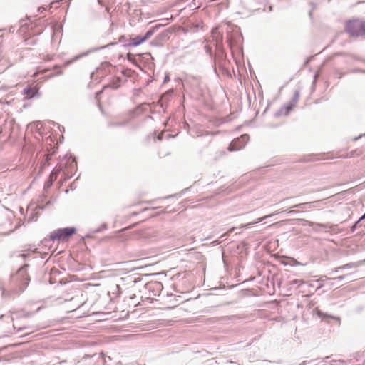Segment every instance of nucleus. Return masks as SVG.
Listing matches in <instances>:
<instances>
[{"label": "nucleus", "instance_id": "1", "mask_svg": "<svg viewBox=\"0 0 365 365\" xmlns=\"http://www.w3.org/2000/svg\"><path fill=\"white\" fill-rule=\"evenodd\" d=\"M47 255L46 252L42 253L36 250H29L26 253H21L18 255L19 257H21L25 262L24 264L18 269L16 273L24 289L26 288L31 280L27 272L28 269L31 268V272H36L45 264L43 260Z\"/></svg>", "mask_w": 365, "mask_h": 365}, {"label": "nucleus", "instance_id": "2", "mask_svg": "<svg viewBox=\"0 0 365 365\" xmlns=\"http://www.w3.org/2000/svg\"><path fill=\"white\" fill-rule=\"evenodd\" d=\"M76 232L77 229L73 226L58 228L51 232L49 237H45L41 241V243L45 246H48V243L51 241L66 242L74 235Z\"/></svg>", "mask_w": 365, "mask_h": 365}, {"label": "nucleus", "instance_id": "3", "mask_svg": "<svg viewBox=\"0 0 365 365\" xmlns=\"http://www.w3.org/2000/svg\"><path fill=\"white\" fill-rule=\"evenodd\" d=\"M175 81L180 83L185 90H200L202 91L206 88L204 80L200 76L185 74L183 79L176 78Z\"/></svg>", "mask_w": 365, "mask_h": 365}, {"label": "nucleus", "instance_id": "4", "mask_svg": "<svg viewBox=\"0 0 365 365\" xmlns=\"http://www.w3.org/2000/svg\"><path fill=\"white\" fill-rule=\"evenodd\" d=\"M346 31L352 37L365 35V21L353 19L349 21L345 26Z\"/></svg>", "mask_w": 365, "mask_h": 365}, {"label": "nucleus", "instance_id": "5", "mask_svg": "<svg viewBox=\"0 0 365 365\" xmlns=\"http://www.w3.org/2000/svg\"><path fill=\"white\" fill-rule=\"evenodd\" d=\"M149 106L148 103H141L136 106V108L133 110H130L128 111V119L123 121H110L108 123V127H123L125 126L131 119L137 117L140 113H143L145 109L144 106L148 107Z\"/></svg>", "mask_w": 365, "mask_h": 365}, {"label": "nucleus", "instance_id": "6", "mask_svg": "<svg viewBox=\"0 0 365 365\" xmlns=\"http://www.w3.org/2000/svg\"><path fill=\"white\" fill-rule=\"evenodd\" d=\"M299 98V93H294L292 98L287 103H285L279 110H277L274 116H287L290 112L293 110L295 105L297 104Z\"/></svg>", "mask_w": 365, "mask_h": 365}, {"label": "nucleus", "instance_id": "7", "mask_svg": "<svg viewBox=\"0 0 365 365\" xmlns=\"http://www.w3.org/2000/svg\"><path fill=\"white\" fill-rule=\"evenodd\" d=\"M217 93H200L201 101L208 109L215 110L219 106L220 103L217 101Z\"/></svg>", "mask_w": 365, "mask_h": 365}, {"label": "nucleus", "instance_id": "8", "mask_svg": "<svg viewBox=\"0 0 365 365\" xmlns=\"http://www.w3.org/2000/svg\"><path fill=\"white\" fill-rule=\"evenodd\" d=\"M250 136L248 134L241 135L240 137L235 138L227 147L230 152L237 151L242 149L249 141Z\"/></svg>", "mask_w": 365, "mask_h": 365}, {"label": "nucleus", "instance_id": "9", "mask_svg": "<svg viewBox=\"0 0 365 365\" xmlns=\"http://www.w3.org/2000/svg\"><path fill=\"white\" fill-rule=\"evenodd\" d=\"M155 28H153L150 29L148 31L146 32V34L142 36H137L133 38L130 39V44L133 46H137L143 43V42L146 41L148 39H149L154 34Z\"/></svg>", "mask_w": 365, "mask_h": 365}, {"label": "nucleus", "instance_id": "10", "mask_svg": "<svg viewBox=\"0 0 365 365\" xmlns=\"http://www.w3.org/2000/svg\"><path fill=\"white\" fill-rule=\"evenodd\" d=\"M24 95L22 99V107L27 108L31 106V102L36 99H39L41 97L42 93H21Z\"/></svg>", "mask_w": 365, "mask_h": 365}, {"label": "nucleus", "instance_id": "11", "mask_svg": "<svg viewBox=\"0 0 365 365\" xmlns=\"http://www.w3.org/2000/svg\"><path fill=\"white\" fill-rule=\"evenodd\" d=\"M10 315L1 314L0 319H5L6 322H14L15 319L29 317L31 314L29 312L22 313L20 312H9Z\"/></svg>", "mask_w": 365, "mask_h": 365}, {"label": "nucleus", "instance_id": "12", "mask_svg": "<svg viewBox=\"0 0 365 365\" xmlns=\"http://www.w3.org/2000/svg\"><path fill=\"white\" fill-rule=\"evenodd\" d=\"M315 314L322 319V321L327 322L329 323L331 320L336 321L337 322H340V319L338 317L331 315L329 313L324 312L319 308H316L314 309Z\"/></svg>", "mask_w": 365, "mask_h": 365}, {"label": "nucleus", "instance_id": "13", "mask_svg": "<svg viewBox=\"0 0 365 365\" xmlns=\"http://www.w3.org/2000/svg\"><path fill=\"white\" fill-rule=\"evenodd\" d=\"M27 129H29L31 132H36L40 135H43L45 132L43 123L39 120L34 121L28 124Z\"/></svg>", "mask_w": 365, "mask_h": 365}, {"label": "nucleus", "instance_id": "14", "mask_svg": "<svg viewBox=\"0 0 365 365\" xmlns=\"http://www.w3.org/2000/svg\"><path fill=\"white\" fill-rule=\"evenodd\" d=\"M53 154V153H51V154L47 153V154L44 155L43 159L41 161V165H40V168H39L38 174H41L43 172V170L47 166L49 165V161H50V159H51V158Z\"/></svg>", "mask_w": 365, "mask_h": 365}, {"label": "nucleus", "instance_id": "15", "mask_svg": "<svg viewBox=\"0 0 365 365\" xmlns=\"http://www.w3.org/2000/svg\"><path fill=\"white\" fill-rule=\"evenodd\" d=\"M364 262H365V259L360 260L356 262L347 263L344 265L339 267V269H342L343 270H344V269H347L356 268L359 266H360L361 264H362Z\"/></svg>", "mask_w": 365, "mask_h": 365}, {"label": "nucleus", "instance_id": "16", "mask_svg": "<svg viewBox=\"0 0 365 365\" xmlns=\"http://www.w3.org/2000/svg\"><path fill=\"white\" fill-rule=\"evenodd\" d=\"M103 93H104L98 92V93H95V95H94V99L96 101V103L102 113H103V107H102V99L103 97Z\"/></svg>", "mask_w": 365, "mask_h": 365}, {"label": "nucleus", "instance_id": "17", "mask_svg": "<svg viewBox=\"0 0 365 365\" xmlns=\"http://www.w3.org/2000/svg\"><path fill=\"white\" fill-rule=\"evenodd\" d=\"M66 166L67 167L68 169L69 168L71 170L76 168V167H77L76 160L74 158H73V156L70 155L66 162Z\"/></svg>", "mask_w": 365, "mask_h": 365}, {"label": "nucleus", "instance_id": "18", "mask_svg": "<svg viewBox=\"0 0 365 365\" xmlns=\"http://www.w3.org/2000/svg\"><path fill=\"white\" fill-rule=\"evenodd\" d=\"M364 220H365V212L350 227L351 232H355L361 226V222Z\"/></svg>", "mask_w": 365, "mask_h": 365}, {"label": "nucleus", "instance_id": "19", "mask_svg": "<svg viewBox=\"0 0 365 365\" xmlns=\"http://www.w3.org/2000/svg\"><path fill=\"white\" fill-rule=\"evenodd\" d=\"M314 207V202H304V203H299L297 205H295L293 206V207H297L301 209H311Z\"/></svg>", "mask_w": 365, "mask_h": 365}, {"label": "nucleus", "instance_id": "20", "mask_svg": "<svg viewBox=\"0 0 365 365\" xmlns=\"http://www.w3.org/2000/svg\"><path fill=\"white\" fill-rule=\"evenodd\" d=\"M56 180V175L54 176V178L49 179L48 178L44 183L43 190L45 192H48V190L53 186L54 181Z\"/></svg>", "mask_w": 365, "mask_h": 365}, {"label": "nucleus", "instance_id": "21", "mask_svg": "<svg viewBox=\"0 0 365 365\" xmlns=\"http://www.w3.org/2000/svg\"><path fill=\"white\" fill-rule=\"evenodd\" d=\"M108 229V224L106 223V222H103L101 225L100 227H98V228L93 230L92 231V234H96V233H100L104 230H106Z\"/></svg>", "mask_w": 365, "mask_h": 365}, {"label": "nucleus", "instance_id": "22", "mask_svg": "<svg viewBox=\"0 0 365 365\" xmlns=\"http://www.w3.org/2000/svg\"><path fill=\"white\" fill-rule=\"evenodd\" d=\"M352 274H353L352 273H349V274H346L340 275V276L334 277V278H329L328 279L336 280V281L340 282V281L344 280L345 278H349V277H351Z\"/></svg>", "mask_w": 365, "mask_h": 365}, {"label": "nucleus", "instance_id": "23", "mask_svg": "<svg viewBox=\"0 0 365 365\" xmlns=\"http://www.w3.org/2000/svg\"><path fill=\"white\" fill-rule=\"evenodd\" d=\"M190 189V187L185 188L181 192H180L177 194L170 195L166 197V198L168 199V198H173V197H180L182 195V194L187 192Z\"/></svg>", "mask_w": 365, "mask_h": 365}, {"label": "nucleus", "instance_id": "24", "mask_svg": "<svg viewBox=\"0 0 365 365\" xmlns=\"http://www.w3.org/2000/svg\"><path fill=\"white\" fill-rule=\"evenodd\" d=\"M63 170V168L61 167L59 168L58 169H55L53 170H52V172L51 173L50 175H49V179H53L54 178V176L56 175V178H58V173L60 172H61Z\"/></svg>", "mask_w": 365, "mask_h": 365}, {"label": "nucleus", "instance_id": "25", "mask_svg": "<svg viewBox=\"0 0 365 365\" xmlns=\"http://www.w3.org/2000/svg\"><path fill=\"white\" fill-rule=\"evenodd\" d=\"M289 284L291 285H296L297 287H299L301 285L304 284V282L302 279H294L290 281Z\"/></svg>", "mask_w": 365, "mask_h": 365}, {"label": "nucleus", "instance_id": "26", "mask_svg": "<svg viewBox=\"0 0 365 365\" xmlns=\"http://www.w3.org/2000/svg\"><path fill=\"white\" fill-rule=\"evenodd\" d=\"M288 260H289V263L290 264V267H294L297 265H302L300 262H299L297 259L292 257H288Z\"/></svg>", "mask_w": 365, "mask_h": 365}, {"label": "nucleus", "instance_id": "27", "mask_svg": "<svg viewBox=\"0 0 365 365\" xmlns=\"http://www.w3.org/2000/svg\"><path fill=\"white\" fill-rule=\"evenodd\" d=\"M80 57H81L80 56H76L73 58H72L71 60H69V61H67L64 62L63 63V66L64 67H67L68 66H69L70 64H71L72 63L76 61V60L79 59Z\"/></svg>", "mask_w": 365, "mask_h": 365}, {"label": "nucleus", "instance_id": "28", "mask_svg": "<svg viewBox=\"0 0 365 365\" xmlns=\"http://www.w3.org/2000/svg\"><path fill=\"white\" fill-rule=\"evenodd\" d=\"M16 346V344H9L0 347V354L7 351L9 349Z\"/></svg>", "mask_w": 365, "mask_h": 365}, {"label": "nucleus", "instance_id": "29", "mask_svg": "<svg viewBox=\"0 0 365 365\" xmlns=\"http://www.w3.org/2000/svg\"><path fill=\"white\" fill-rule=\"evenodd\" d=\"M12 327H13L14 330L16 331V332H20V331H21L24 329H27L29 328L28 327H26V326L19 327L17 328L15 324H13Z\"/></svg>", "mask_w": 365, "mask_h": 365}, {"label": "nucleus", "instance_id": "30", "mask_svg": "<svg viewBox=\"0 0 365 365\" xmlns=\"http://www.w3.org/2000/svg\"><path fill=\"white\" fill-rule=\"evenodd\" d=\"M240 228H237V227H232L231 229H230L226 233V235H230V233H232L234 232H235V234H240L241 233V231H239L237 230H239Z\"/></svg>", "mask_w": 365, "mask_h": 365}, {"label": "nucleus", "instance_id": "31", "mask_svg": "<svg viewBox=\"0 0 365 365\" xmlns=\"http://www.w3.org/2000/svg\"><path fill=\"white\" fill-rule=\"evenodd\" d=\"M302 212H303V211L297 210H290L287 212V214L289 215H292L299 214V213H302Z\"/></svg>", "mask_w": 365, "mask_h": 365}, {"label": "nucleus", "instance_id": "32", "mask_svg": "<svg viewBox=\"0 0 365 365\" xmlns=\"http://www.w3.org/2000/svg\"><path fill=\"white\" fill-rule=\"evenodd\" d=\"M289 260H288V257L286 259H284L281 261V264L284 266H290V264L289 263Z\"/></svg>", "mask_w": 365, "mask_h": 365}, {"label": "nucleus", "instance_id": "33", "mask_svg": "<svg viewBox=\"0 0 365 365\" xmlns=\"http://www.w3.org/2000/svg\"><path fill=\"white\" fill-rule=\"evenodd\" d=\"M63 175H65L66 176L62 182H65L67 180L70 179L72 177V175H68V173H64Z\"/></svg>", "mask_w": 365, "mask_h": 365}, {"label": "nucleus", "instance_id": "34", "mask_svg": "<svg viewBox=\"0 0 365 365\" xmlns=\"http://www.w3.org/2000/svg\"><path fill=\"white\" fill-rule=\"evenodd\" d=\"M56 126H57V128H58V129L59 130L60 132H61V133H64L65 132V128H64L63 126L61 125L58 123L57 124Z\"/></svg>", "mask_w": 365, "mask_h": 365}, {"label": "nucleus", "instance_id": "35", "mask_svg": "<svg viewBox=\"0 0 365 365\" xmlns=\"http://www.w3.org/2000/svg\"><path fill=\"white\" fill-rule=\"evenodd\" d=\"M221 93V99L222 100V101H224V100L225 98H227L228 100V98L227 96V93L226 92H224V93Z\"/></svg>", "mask_w": 365, "mask_h": 365}, {"label": "nucleus", "instance_id": "36", "mask_svg": "<svg viewBox=\"0 0 365 365\" xmlns=\"http://www.w3.org/2000/svg\"><path fill=\"white\" fill-rule=\"evenodd\" d=\"M321 281L322 279L315 281V282L319 283V286L316 288V290H318L323 287V284L321 283Z\"/></svg>", "mask_w": 365, "mask_h": 365}, {"label": "nucleus", "instance_id": "37", "mask_svg": "<svg viewBox=\"0 0 365 365\" xmlns=\"http://www.w3.org/2000/svg\"><path fill=\"white\" fill-rule=\"evenodd\" d=\"M363 136H365V133H364V134H361V135H359V136H357V137L354 138L353 140H354V141H356V140H358L361 139Z\"/></svg>", "mask_w": 365, "mask_h": 365}, {"label": "nucleus", "instance_id": "38", "mask_svg": "<svg viewBox=\"0 0 365 365\" xmlns=\"http://www.w3.org/2000/svg\"><path fill=\"white\" fill-rule=\"evenodd\" d=\"M69 187L72 190H74L76 188V186L75 185V181L71 182Z\"/></svg>", "mask_w": 365, "mask_h": 365}, {"label": "nucleus", "instance_id": "39", "mask_svg": "<svg viewBox=\"0 0 365 365\" xmlns=\"http://www.w3.org/2000/svg\"><path fill=\"white\" fill-rule=\"evenodd\" d=\"M23 91L26 92V91H34L32 90V88H30V87L27 86V87H26V88H24V91Z\"/></svg>", "mask_w": 365, "mask_h": 365}, {"label": "nucleus", "instance_id": "40", "mask_svg": "<svg viewBox=\"0 0 365 365\" xmlns=\"http://www.w3.org/2000/svg\"><path fill=\"white\" fill-rule=\"evenodd\" d=\"M343 270L342 269H339V267L335 268L334 269L332 270V272L333 273H336V272H339L340 271Z\"/></svg>", "mask_w": 365, "mask_h": 365}, {"label": "nucleus", "instance_id": "41", "mask_svg": "<svg viewBox=\"0 0 365 365\" xmlns=\"http://www.w3.org/2000/svg\"><path fill=\"white\" fill-rule=\"evenodd\" d=\"M92 233L91 234H86L84 237H83L82 240H84L85 238H91L92 237Z\"/></svg>", "mask_w": 365, "mask_h": 365}, {"label": "nucleus", "instance_id": "42", "mask_svg": "<svg viewBox=\"0 0 365 365\" xmlns=\"http://www.w3.org/2000/svg\"><path fill=\"white\" fill-rule=\"evenodd\" d=\"M48 123L51 125H57V123L54 122L53 120H48Z\"/></svg>", "mask_w": 365, "mask_h": 365}, {"label": "nucleus", "instance_id": "43", "mask_svg": "<svg viewBox=\"0 0 365 365\" xmlns=\"http://www.w3.org/2000/svg\"><path fill=\"white\" fill-rule=\"evenodd\" d=\"M252 223H247V224H242L240 225V228H244V227H248L250 225H251Z\"/></svg>", "mask_w": 365, "mask_h": 365}, {"label": "nucleus", "instance_id": "44", "mask_svg": "<svg viewBox=\"0 0 365 365\" xmlns=\"http://www.w3.org/2000/svg\"><path fill=\"white\" fill-rule=\"evenodd\" d=\"M118 87H119V86L118 84L113 83L111 88L113 89H117V88H118Z\"/></svg>", "mask_w": 365, "mask_h": 365}, {"label": "nucleus", "instance_id": "45", "mask_svg": "<svg viewBox=\"0 0 365 365\" xmlns=\"http://www.w3.org/2000/svg\"><path fill=\"white\" fill-rule=\"evenodd\" d=\"M168 81H169V76L168 75H166L164 78V80H163V82L165 83L167 82Z\"/></svg>", "mask_w": 365, "mask_h": 365}, {"label": "nucleus", "instance_id": "46", "mask_svg": "<svg viewBox=\"0 0 365 365\" xmlns=\"http://www.w3.org/2000/svg\"><path fill=\"white\" fill-rule=\"evenodd\" d=\"M321 103V99H319V98H318V99H316V100L314 101V103H315V104H318V103Z\"/></svg>", "mask_w": 365, "mask_h": 365}, {"label": "nucleus", "instance_id": "47", "mask_svg": "<svg viewBox=\"0 0 365 365\" xmlns=\"http://www.w3.org/2000/svg\"><path fill=\"white\" fill-rule=\"evenodd\" d=\"M138 223H133V224H132L129 227H130V228L135 227L137 226V225H138Z\"/></svg>", "mask_w": 365, "mask_h": 365}, {"label": "nucleus", "instance_id": "48", "mask_svg": "<svg viewBox=\"0 0 365 365\" xmlns=\"http://www.w3.org/2000/svg\"><path fill=\"white\" fill-rule=\"evenodd\" d=\"M345 280H346V281H347V282H350L353 281V279H351V277H349V278H345Z\"/></svg>", "mask_w": 365, "mask_h": 365}, {"label": "nucleus", "instance_id": "49", "mask_svg": "<svg viewBox=\"0 0 365 365\" xmlns=\"http://www.w3.org/2000/svg\"><path fill=\"white\" fill-rule=\"evenodd\" d=\"M138 214V212H133L131 213L130 216L131 217L136 216Z\"/></svg>", "mask_w": 365, "mask_h": 365}, {"label": "nucleus", "instance_id": "50", "mask_svg": "<svg viewBox=\"0 0 365 365\" xmlns=\"http://www.w3.org/2000/svg\"><path fill=\"white\" fill-rule=\"evenodd\" d=\"M318 225L319 227H324V228H326L327 227L326 225H323V224H318Z\"/></svg>", "mask_w": 365, "mask_h": 365}, {"label": "nucleus", "instance_id": "51", "mask_svg": "<svg viewBox=\"0 0 365 365\" xmlns=\"http://www.w3.org/2000/svg\"><path fill=\"white\" fill-rule=\"evenodd\" d=\"M133 282H134V283H135V284H136V283H138V282H140V279H139L138 278H136V279H134V281H133Z\"/></svg>", "mask_w": 365, "mask_h": 365}, {"label": "nucleus", "instance_id": "52", "mask_svg": "<svg viewBox=\"0 0 365 365\" xmlns=\"http://www.w3.org/2000/svg\"><path fill=\"white\" fill-rule=\"evenodd\" d=\"M157 139H158V140H161L163 139L162 135H158V136L157 137Z\"/></svg>", "mask_w": 365, "mask_h": 365}, {"label": "nucleus", "instance_id": "53", "mask_svg": "<svg viewBox=\"0 0 365 365\" xmlns=\"http://www.w3.org/2000/svg\"><path fill=\"white\" fill-rule=\"evenodd\" d=\"M181 275H183V276H182V278H184V277H185V273H180V274H178V277H180Z\"/></svg>", "mask_w": 365, "mask_h": 365}, {"label": "nucleus", "instance_id": "54", "mask_svg": "<svg viewBox=\"0 0 365 365\" xmlns=\"http://www.w3.org/2000/svg\"><path fill=\"white\" fill-rule=\"evenodd\" d=\"M38 207L40 209V210H44L45 209V207L44 206H38Z\"/></svg>", "mask_w": 365, "mask_h": 365}, {"label": "nucleus", "instance_id": "55", "mask_svg": "<svg viewBox=\"0 0 365 365\" xmlns=\"http://www.w3.org/2000/svg\"><path fill=\"white\" fill-rule=\"evenodd\" d=\"M160 107L163 108V110L165 111V105L164 103H162Z\"/></svg>", "mask_w": 365, "mask_h": 365}, {"label": "nucleus", "instance_id": "56", "mask_svg": "<svg viewBox=\"0 0 365 365\" xmlns=\"http://www.w3.org/2000/svg\"><path fill=\"white\" fill-rule=\"evenodd\" d=\"M63 138H63V135H61V140H60V143H62V141L63 140Z\"/></svg>", "mask_w": 365, "mask_h": 365}, {"label": "nucleus", "instance_id": "57", "mask_svg": "<svg viewBox=\"0 0 365 365\" xmlns=\"http://www.w3.org/2000/svg\"><path fill=\"white\" fill-rule=\"evenodd\" d=\"M302 221L304 222H307V223H309V221L306 220H304V219H301Z\"/></svg>", "mask_w": 365, "mask_h": 365}, {"label": "nucleus", "instance_id": "58", "mask_svg": "<svg viewBox=\"0 0 365 365\" xmlns=\"http://www.w3.org/2000/svg\"><path fill=\"white\" fill-rule=\"evenodd\" d=\"M258 93V96H259V97H260V96L263 94V93H261V92H259V93Z\"/></svg>", "mask_w": 365, "mask_h": 365}, {"label": "nucleus", "instance_id": "59", "mask_svg": "<svg viewBox=\"0 0 365 365\" xmlns=\"http://www.w3.org/2000/svg\"><path fill=\"white\" fill-rule=\"evenodd\" d=\"M246 94H247V98H249V99H250V93H246Z\"/></svg>", "mask_w": 365, "mask_h": 365}, {"label": "nucleus", "instance_id": "60", "mask_svg": "<svg viewBox=\"0 0 365 365\" xmlns=\"http://www.w3.org/2000/svg\"><path fill=\"white\" fill-rule=\"evenodd\" d=\"M88 357H89V355L86 354V355H85V356H84L83 358L85 359V358H88Z\"/></svg>", "mask_w": 365, "mask_h": 365}, {"label": "nucleus", "instance_id": "61", "mask_svg": "<svg viewBox=\"0 0 365 365\" xmlns=\"http://www.w3.org/2000/svg\"><path fill=\"white\" fill-rule=\"evenodd\" d=\"M167 91L173 92V91H173V88H170V89L168 90Z\"/></svg>", "mask_w": 365, "mask_h": 365}, {"label": "nucleus", "instance_id": "62", "mask_svg": "<svg viewBox=\"0 0 365 365\" xmlns=\"http://www.w3.org/2000/svg\"><path fill=\"white\" fill-rule=\"evenodd\" d=\"M214 289H215V290H218V289H220V288H218V287H215V288H214Z\"/></svg>", "mask_w": 365, "mask_h": 365}, {"label": "nucleus", "instance_id": "63", "mask_svg": "<svg viewBox=\"0 0 365 365\" xmlns=\"http://www.w3.org/2000/svg\"><path fill=\"white\" fill-rule=\"evenodd\" d=\"M74 299V297H72L69 299V301H73Z\"/></svg>", "mask_w": 365, "mask_h": 365}, {"label": "nucleus", "instance_id": "64", "mask_svg": "<svg viewBox=\"0 0 365 365\" xmlns=\"http://www.w3.org/2000/svg\"><path fill=\"white\" fill-rule=\"evenodd\" d=\"M362 365H365V361L363 362Z\"/></svg>", "mask_w": 365, "mask_h": 365}]
</instances>
